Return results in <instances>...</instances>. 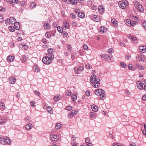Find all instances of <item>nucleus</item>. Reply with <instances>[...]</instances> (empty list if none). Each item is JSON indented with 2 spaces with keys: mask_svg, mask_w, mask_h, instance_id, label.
I'll return each mask as SVG.
<instances>
[{
  "mask_svg": "<svg viewBox=\"0 0 146 146\" xmlns=\"http://www.w3.org/2000/svg\"><path fill=\"white\" fill-rule=\"evenodd\" d=\"M100 80L99 79L96 78V76L95 75H92L91 77L90 82L92 83V86L95 88H98L100 86Z\"/></svg>",
  "mask_w": 146,
  "mask_h": 146,
  "instance_id": "nucleus-1",
  "label": "nucleus"
},
{
  "mask_svg": "<svg viewBox=\"0 0 146 146\" xmlns=\"http://www.w3.org/2000/svg\"><path fill=\"white\" fill-rule=\"evenodd\" d=\"M137 88L141 90L143 88L144 90L146 91V81H143L142 82L140 81H138L137 82Z\"/></svg>",
  "mask_w": 146,
  "mask_h": 146,
  "instance_id": "nucleus-2",
  "label": "nucleus"
},
{
  "mask_svg": "<svg viewBox=\"0 0 146 146\" xmlns=\"http://www.w3.org/2000/svg\"><path fill=\"white\" fill-rule=\"evenodd\" d=\"M128 2L127 1H125L124 2L121 1H119L118 3L120 7L122 9H125L126 7V4H128Z\"/></svg>",
  "mask_w": 146,
  "mask_h": 146,
  "instance_id": "nucleus-3",
  "label": "nucleus"
},
{
  "mask_svg": "<svg viewBox=\"0 0 146 146\" xmlns=\"http://www.w3.org/2000/svg\"><path fill=\"white\" fill-rule=\"evenodd\" d=\"M49 56H45L42 59V61L43 62L47 64H48L51 62L49 58Z\"/></svg>",
  "mask_w": 146,
  "mask_h": 146,
  "instance_id": "nucleus-4",
  "label": "nucleus"
},
{
  "mask_svg": "<svg viewBox=\"0 0 146 146\" xmlns=\"http://www.w3.org/2000/svg\"><path fill=\"white\" fill-rule=\"evenodd\" d=\"M95 94L99 95H101L105 93L104 91L102 89H99L95 91Z\"/></svg>",
  "mask_w": 146,
  "mask_h": 146,
  "instance_id": "nucleus-5",
  "label": "nucleus"
},
{
  "mask_svg": "<svg viewBox=\"0 0 146 146\" xmlns=\"http://www.w3.org/2000/svg\"><path fill=\"white\" fill-rule=\"evenodd\" d=\"M74 72L77 74L79 73V72L82 71L84 68L81 66H80L78 68L76 67H74Z\"/></svg>",
  "mask_w": 146,
  "mask_h": 146,
  "instance_id": "nucleus-6",
  "label": "nucleus"
},
{
  "mask_svg": "<svg viewBox=\"0 0 146 146\" xmlns=\"http://www.w3.org/2000/svg\"><path fill=\"white\" fill-rule=\"evenodd\" d=\"M50 138L52 141H56L59 138V137L57 135L51 134L50 135Z\"/></svg>",
  "mask_w": 146,
  "mask_h": 146,
  "instance_id": "nucleus-7",
  "label": "nucleus"
},
{
  "mask_svg": "<svg viewBox=\"0 0 146 146\" xmlns=\"http://www.w3.org/2000/svg\"><path fill=\"white\" fill-rule=\"evenodd\" d=\"M90 18L93 21H95L96 22L100 21L99 17L96 15H91L90 16Z\"/></svg>",
  "mask_w": 146,
  "mask_h": 146,
  "instance_id": "nucleus-8",
  "label": "nucleus"
},
{
  "mask_svg": "<svg viewBox=\"0 0 146 146\" xmlns=\"http://www.w3.org/2000/svg\"><path fill=\"white\" fill-rule=\"evenodd\" d=\"M139 48L140 51L142 53H144L146 52V46H140Z\"/></svg>",
  "mask_w": 146,
  "mask_h": 146,
  "instance_id": "nucleus-9",
  "label": "nucleus"
},
{
  "mask_svg": "<svg viewBox=\"0 0 146 146\" xmlns=\"http://www.w3.org/2000/svg\"><path fill=\"white\" fill-rule=\"evenodd\" d=\"M92 110L95 112H97L98 111V108L97 106L93 104L91 106Z\"/></svg>",
  "mask_w": 146,
  "mask_h": 146,
  "instance_id": "nucleus-10",
  "label": "nucleus"
},
{
  "mask_svg": "<svg viewBox=\"0 0 146 146\" xmlns=\"http://www.w3.org/2000/svg\"><path fill=\"white\" fill-rule=\"evenodd\" d=\"M137 59L139 61H141L142 62L144 61L145 59L144 56L143 55L139 56L137 57Z\"/></svg>",
  "mask_w": 146,
  "mask_h": 146,
  "instance_id": "nucleus-11",
  "label": "nucleus"
},
{
  "mask_svg": "<svg viewBox=\"0 0 146 146\" xmlns=\"http://www.w3.org/2000/svg\"><path fill=\"white\" fill-rule=\"evenodd\" d=\"M4 139L5 141V143L6 142L8 145H10L11 143L10 139L8 137H5Z\"/></svg>",
  "mask_w": 146,
  "mask_h": 146,
  "instance_id": "nucleus-12",
  "label": "nucleus"
},
{
  "mask_svg": "<svg viewBox=\"0 0 146 146\" xmlns=\"http://www.w3.org/2000/svg\"><path fill=\"white\" fill-rule=\"evenodd\" d=\"M10 83L11 84H13L16 80L15 78L13 77H11L9 79Z\"/></svg>",
  "mask_w": 146,
  "mask_h": 146,
  "instance_id": "nucleus-13",
  "label": "nucleus"
},
{
  "mask_svg": "<svg viewBox=\"0 0 146 146\" xmlns=\"http://www.w3.org/2000/svg\"><path fill=\"white\" fill-rule=\"evenodd\" d=\"M135 7L138 9L139 11V12H143L144 11V9L142 8V5L140 4L139 5H138L137 7Z\"/></svg>",
  "mask_w": 146,
  "mask_h": 146,
  "instance_id": "nucleus-14",
  "label": "nucleus"
},
{
  "mask_svg": "<svg viewBox=\"0 0 146 146\" xmlns=\"http://www.w3.org/2000/svg\"><path fill=\"white\" fill-rule=\"evenodd\" d=\"M16 20L13 17H11L10 19V22L12 24H14L16 23Z\"/></svg>",
  "mask_w": 146,
  "mask_h": 146,
  "instance_id": "nucleus-15",
  "label": "nucleus"
},
{
  "mask_svg": "<svg viewBox=\"0 0 146 146\" xmlns=\"http://www.w3.org/2000/svg\"><path fill=\"white\" fill-rule=\"evenodd\" d=\"M14 59L13 56H9L7 58V61L8 62H11L13 61Z\"/></svg>",
  "mask_w": 146,
  "mask_h": 146,
  "instance_id": "nucleus-16",
  "label": "nucleus"
},
{
  "mask_svg": "<svg viewBox=\"0 0 146 146\" xmlns=\"http://www.w3.org/2000/svg\"><path fill=\"white\" fill-rule=\"evenodd\" d=\"M14 24L15 29L17 30H19L20 29V23L17 22Z\"/></svg>",
  "mask_w": 146,
  "mask_h": 146,
  "instance_id": "nucleus-17",
  "label": "nucleus"
},
{
  "mask_svg": "<svg viewBox=\"0 0 146 146\" xmlns=\"http://www.w3.org/2000/svg\"><path fill=\"white\" fill-rule=\"evenodd\" d=\"M69 25L66 22H64L63 23V27L64 29H67L69 27Z\"/></svg>",
  "mask_w": 146,
  "mask_h": 146,
  "instance_id": "nucleus-18",
  "label": "nucleus"
},
{
  "mask_svg": "<svg viewBox=\"0 0 146 146\" xmlns=\"http://www.w3.org/2000/svg\"><path fill=\"white\" fill-rule=\"evenodd\" d=\"M47 111L50 114H52L53 113V110L52 108L50 107H48L47 108Z\"/></svg>",
  "mask_w": 146,
  "mask_h": 146,
  "instance_id": "nucleus-19",
  "label": "nucleus"
},
{
  "mask_svg": "<svg viewBox=\"0 0 146 146\" xmlns=\"http://www.w3.org/2000/svg\"><path fill=\"white\" fill-rule=\"evenodd\" d=\"M111 22L115 27H116L117 26V21L116 19L113 18L111 19Z\"/></svg>",
  "mask_w": 146,
  "mask_h": 146,
  "instance_id": "nucleus-20",
  "label": "nucleus"
},
{
  "mask_svg": "<svg viewBox=\"0 0 146 146\" xmlns=\"http://www.w3.org/2000/svg\"><path fill=\"white\" fill-rule=\"evenodd\" d=\"M25 127L27 129L29 130L32 128L33 125L31 123H28L26 125Z\"/></svg>",
  "mask_w": 146,
  "mask_h": 146,
  "instance_id": "nucleus-21",
  "label": "nucleus"
},
{
  "mask_svg": "<svg viewBox=\"0 0 146 146\" xmlns=\"http://www.w3.org/2000/svg\"><path fill=\"white\" fill-rule=\"evenodd\" d=\"M61 97H59L58 95L56 96L54 98V101L56 102L59 101Z\"/></svg>",
  "mask_w": 146,
  "mask_h": 146,
  "instance_id": "nucleus-22",
  "label": "nucleus"
},
{
  "mask_svg": "<svg viewBox=\"0 0 146 146\" xmlns=\"http://www.w3.org/2000/svg\"><path fill=\"white\" fill-rule=\"evenodd\" d=\"M5 108V104L3 102L0 103V109L2 110H4Z\"/></svg>",
  "mask_w": 146,
  "mask_h": 146,
  "instance_id": "nucleus-23",
  "label": "nucleus"
},
{
  "mask_svg": "<svg viewBox=\"0 0 146 146\" xmlns=\"http://www.w3.org/2000/svg\"><path fill=\"white\" fill-rule=\"evenodd\" d=\"M0 143L3 145H4L5 143V141L3 138H2V136H0Z\"/></svg>",
  "mask_w": 146,
  "mask_h": 146,
  "instance_id": "nucleus-24",
  "label": "nucleus"
},
{
  "mask_svg": "<svg viewBox=\"0 0 146 146\" xmlns=\"http://www.w3.org/2000/svg\"><path fill=\"white\" fill-rule=\"evenodd\" d=\"M78 17L80 18H82L84 17H85V14L82 13H78Z\"/></svg>",
  "mask_w": 146,
  "mask_h": 146,
  "instance_id": "nucleus-25",
  "label": "nucleus"
},
{
  "mask_svg": "<svg viewBox=\"0 0 146 146\" xmlns=\"http://www.w3.org/2000/svg\"><path fill=\"white\" fill-rule=\"evenodd\" d=\"M33 69L35 72H38L40 71V69L36 66H34L33 67Z\"/></svg>",
  "mask_w": 146,
  "mask_h": 146,
  "instance_id": "nucleus-26",
  "label": "nucleus"
},
{
  "mask_svg": "<svg viewBox=\"0 0 146 146\" xmlns=\"http://www.w3.org/2000/svg\"><path fill=\"white\" fill-rule=\"evenodd\" d=\"M49 25L48 23H45L44 25V29H48L49 28Z\"/></svg>",
  "mask_w": 146,
  "mask_h": 146,
  "instance_id": "nucleus-27",
  "label": "nucleus"
},
{
  "mask_svg": "<svg viewBox=\"0 0 146 146\" xmlns=\"http://www.w3.org/2000/svg\"><path fill=\"white\" fill-rule=\"evenodd\" d=\"M58 31L60 33H62L63 32L62 28V27L58 26L57 28Z\"/></svg>",
  "mask_w": 146,
  "mask_h": 146,
  "instance_id": "nucleus-28",
  "label": "nucleus"
},
{
  "mask_svg": "<svg viewBox=\"0 0 146 146\" xmlns=\"http://www.w3.org/2000/svg\"><path fill=\"white\" fill-rule=\"evenodd\" d=\"M61 124L59 123H57L55 126L56 128L57 129H58L61 127Z\"/></svg>",
  "mask_w": 146,
  "mask_h": 146,
  "instance_id": "nucleus-29",
  "label": "nucleus"
},
{
  "mask_svg": "<svg viewBox=\"0 0 146 146\" xmlns=\"http://www.w3.org/2000/svg\"><path fill=\"white\" fill-rule=\"evenodd\" d=\"M96 115V114L95 112L91 113L90 116L92 118L94 117Z\"/></svg>",
  "mask_w": 146,
  "mask_h": 146,
  "instance_id": "nucleus-30",
  "label": "nucleus"
},
{
  "mask_svg": "<svg viewBox=\"0 0 146 146\" xmlns=\"http://www.w3.org/2000/svg\"><path fill=\"white\" fill-rule=\"evenodd\" d=\"M53 52V50L52 48H49L48 50V52L49 55L50 54H52Z\"/></svg>",
  "mask_w": 146,
  "mask_h": 146,
  "instance_id": "nucleus-31",
  "label": "nucleus"
},
{
  "mask_svg": "<svg viewBox=\"0 0 146 146\" xmlns=\"http://www.w3.org/2000/svg\"><path fill=\"white\" fill-rule=\"evenodd\" d=\"M128 68L130 70H134V68H133L131 64H129L128 66Z\"/></svg>",
  "mask_w": 146,
  "mask_h": 146,
  "instance_id": "nucleus-32",
  "label": "nucleus"
},
{
  "mask_svg": "<svg viewBox=\"0 0 146 146\" xmlns=\"http://www.w3.org/2000/svg\"><path fill=\"white\" fill-rule=\"evenodd\" d=\"M131 20H126V24L129 26H131Z\"/></svg>",
  "mask_w": 146,
  "mask_h": 146,
  "instance_id": "nucleus-33",
  "label": "nucleus"
},
{
  "mask_svg": "<svg viewBox=\"0 0 146 146\" xmlns=\"http://www.w3.org/2000/svg\"><path fill=\"white\" fill-rule=\"evenodd\" d=\"M120 64L121 66L123 68H125L127 66L126 64L123 62H121Z\"/></svg>",
  "mask_w": 146,
  "mask_h": 146,
  "instance_id": "nucleus-34",
  "label": "nucleus"
},
{
  "mask_svg": "<svg viewBox=\"0 0 146 146\" xmlns=\"http://www.w3.org/2000/svg\"><path fill=\"white\" fill-rule=\"evenodd\" d=\"M48 56H49V58L50 60L51 61L52 60H53L54 58V56L53 55L51 54H49L48 55Z\"/></svg>",
  "mask_w": 146,
  "mask_h": 146,
  "instance_id": "nucleus-35",
  "label": "nucleus"
},
{
  "mask_svg": "<svg viewBox=\"0 0 146 146\" xmlns=\"http://www.w3.org/2000/svg\"><path fill=\"white\" fill-rule=\"evenodd\" d=\"M62 33L61 35L64 37H66L67 36L68 33L64 31Z\"/></svg>",
  "mask_w": 146,
  "mask_h": 146,
  "instance_id": "nucleus-36",
  "label": "nucleus"
},
{
  "mask_svg": "<svg viewBox=\"0 0 146 146\" xmlns=\"http://www.w3.org/2000/svg\"><path fill=\"white\" fill-rule=\"evenodd\" d=\"M111 56V55H110L108 56L107 54H105L104 55V57L105 58H106L108 60H109L110 59V58Z\"/></svg>",
  "mask_w": 146,
  "mask_h": 146,
  "instance_id": "nucleus-37",
  "label": "nucleus"
},
{
  "mask_svg": "<svg viewBox=\"0 0 146 146\" xmlns=\"http://www.w3.org/2000/svg\"><path fill=\"white\" fill-rule=\"evenodd\" d=\"M9 30L12 32H14L15 31V28L13 27H9Z\"/></svg>",
  "mask_w": 146,
  "mask_h": 146,
  "instance_id": "nucleus-38",
  "label": "nucleus"
},
{
  "mask_svg": "<svg viewBox=\"0 0 146 146\" xmlns=\"http://www.w3.org/2000/svg\"><path fill=\"white\" fill-rule=\"evenodd\" d=\"M45 35L46 37L48 38H49L51 37V35L50 33L48 32L46 33Z\"/></svg>",
  "mask_w": 146,
  "mask_h": 146,
  "instance_id": "nucleus-39",
  "label": "nucleus"
},
{
  "mask_svg": "<svg viewBox=\"0 0 146 146\" xmlns=\"http://www.w3.org/2000/svg\"><path fill=\"white\" fill-rule=\"evenodd\" d=\"M77 98V96L76 95H74L72 97V98L73 101H74L76 100Z\"/></svg>",
  "mask_w": 146,
  "mask_h": 146,
  "instance_id": "nucleus-40",
  "label": "nucleus"
},
{
  "mask_svg": "<svg viewBox=\"0 0 146 146\" xmlns=\"http://www.w3.org/2000/svg\"><path fill=\"white\" fill-rule=\"evenodd\" d=\"M138 68L139 70H143L144 69V67L143 66L141 65L139 66L138 67Z\"/></svg>",
  "mask_w": 146,
  "mask_h": 146,
  "instance_id": "nucleus-41",
  "label": "nucleus"
},
{
  "mask_svg": "<svg viewBox=\"0 0 146 146\" xmlns=\"http://www.w3.org/2000/svg\"><path fill=\"white\" fill-rule=\"evenodd\" d=\"M132 40L134 43H137V38L136 37H133Z\"/></svg>",
  "mask_w": 146,
  "mask_h": 146,
  "instance_id": "nucleus-42",
  "label": "nucleus"
},
{
  "mask_svg": "<svg viewBox=\"0 0 146 146\" xmlns=\"http://www.w3.org/2000/svg\"><path fill=\"white\" fill-rule=\"evenodd\" d=\"M106 28L105 27H104L102 26L100 27V31L101 32H104V29Z\"/></svg>",
  "mask_w": 146,
  "mask_h": 146,
  "instance_id": "nucleus-43",
  "label": "nucleus"
},
{
  "mask_svg": "<svg viewBox=\"0 0 146 146\" xmlns=\"http://www.w3.org/2000/svg\"><path fill=\"white\" fill-rule=\"evenodd\" d=\"M134 5L136 6V7L139 5L140 4L137 1H134Z\"/></svg>",
  "mask_w": 146,
  "mask_h": 146,
  "instance_id": "nucleus-44",
  "label": "nucleus"
},
{
  "mask_svg": "<svg viewBox=\"0 0 146 146\" xmlns=\"http://www.w3.org/2000/svg\"><path fill=\"white\" fill-rule=\"evenodd\" d=\"M10 19L7 18L5 20V23L7 25L10 24Z\"/></svg>",
  "mask_w": 146,
  "mask_h": 146,
  "instance_id": "nucleus-45",
  "label": "nucleus"
},
{
  "mask_svg": "<svg viewBox=\"0 0 146 146\" xmlns=\"http://www.w3.org/2000/svg\"><path fill=\"white\" fill-rule=\"evenodd\" d=\"M90 141V139L89 137L86 138L85 139V142L86 143H88Z\"/></svg>",
  "mask_w": 146,
  "mask_h": 146,
  "instance_id": "nucleus-46",
  "label": "nucleus"
},
{
  "mask_svg": "<svg viewBox=\"0 0 146 146\" xmlns=\"http://www.w3.org/2000/svg\"><path fill=\"white\" fill-rule=\"evenodd\" d=\"M70 15L71 16V18L72 19H75L76 18V15L73 13H70Z\"/></svg>",
  "mask_w": 146,
  "mask_h": 146,
  "instance_id": "nucleus-47",
  "label": "nucleus"
},
{
  "mask_svg": "<svg viewBox=\"0 0 146 146\" xmlns=\"http://www.w3.org/2000/svg\"><path fill=\"white\" fill-rule=\"evenodd\" d=\"M31 6L32 8H35L36 6V4L35 3H31Z\"/></svg>",
  "mask_w": 146,
  "mask_h": 146,
  "instance_id": "nucleus-48",
  "label": "nucleus"
},
{
  "mask_svg": "<svg viewBox=\"0 0 146 146\" xmlns=\"http://www.w3.org/2000/svg\"><path fill=\"white\" fill-rule=\"evenodd\" d=\"M33 92L35 94L39 96L40 95L39 92L37 91H34Z\"/></svg>",
  "mask_w": 146,
  "mask_h": 146,
  "instance_id": "nucleus-49",
  "label": "nucleus"
},
{
  "mask_svg": "<svg viewBox=\"0 0 146 146\" xmlns=\"http://www.w3.org/2000/svg\"><path fill=\"white\" fill-rule=\"evenodd\" d=\"M85 68L86 69H90L91 68V67L88 65L86 64L85 65Z\"/></svg>",
  "mask_w": 146,
  "mask_h": 146,
  "instance_id": "nucleus-50",
  "label": "nucleus"
},
{
  "mask_svg": "<svg viewBox=\"0 0 146 146\" xmlns=\"http://www.w3.org/2000/svg\"><path fill=\"white\" fill-rule=\"evenodd\" d=\"M4 21V19L1 15L0 14V22H2Z\"/></svg>",
  "mask_w": 146,
  "mask_h": 146,
  "instance_id": "nucleus-51",
  "label": "nucleus"
},
{
  "mask_svg": "<svg viewBox=\"0 0 146 146\" xmlns=\"http://www.w3.org/2000/svg\"><path fill=\"white\" fill-rule=\"evenodd\" d=\"M66 110H72V108L71 106H67L66 108Z\"/></svg>",
  "mask_w": 146,
  "mask_h": 146,
  "instance_id": "nucleus-52",
  "label": "nucleus"
},
{
  "mask_svg": "<svg viewBox=\"0 0 146 146\" xmlns=\"http://www.w3.org/2000/svg\"><path fill=\"white\" fill-rule=\"evenodd\" d=\"M42 42L44 43H46L47 42V40H46L45 38H43L42 40Z\"/></svg>",
  "mask_w": 146,
  "mask_h": 146,
  "instance_id": "nucleus-53",
  "label": "nucleus"
},
{
  "mask_svg": "<svg viewBox=\"0 0 146 146\" xmlns=\"http://www.w3.org/2000/svg\"><path fill=\"white\" fill-rule=\"evenodd\" d=\"M106 95H102V96H100V99L101 100H104V98L105 97Z\"/></svg>",
  "mask_w": 146,
  "mask_h": 146,
  "instance_id": "nucleus-54",
  "label": "nucleus"
},
{
  "mask_svg": "<svg viewBox=\"0 0 146 146\" xmlns=\"http://www.w3.org/2000/svg\"><path fill=\"white\" fill-rule=\"evenodd\" d=\"M83 48L85 50H87L88 48V47L87 45L84 44L83 46Z\"/></svg>",
  "mask_w": 146,
  "mask_h": 146,
  "instance_id": "nucleus-55",
  "label": "nucleus"
},
{
  "mask_svg": "<svg viewBox=\"0 0 146 146\" xmlns=\"http://www.w3.org/2000/svg\"><path fill=\"white\" fill-rule=\"evenodd\" d=\"M71 114H72V115H74L76 114V112L75 110H72L71 111Z\"/></svg>",
  "mask_w": 146,
  "mask_h": 146,
  "instance_id": "nucleus-56",
  "label": "nucleus"
},
{
  "mask_svg": "<svg viewBox=\"0 0 146 146\" xmlns=\"http://www.w3.org/2000/svg\"><path fill=\"white\" fill-rule=\"evenodd\" d=\"M5 121H3V119H0V124L2 125L4 123Z\"/></svg>",
  "mask_w": 146,
  "mask_h": 146,
  "instance_id": "nucleus-57",
  "label": "nucleus"
},
{
  "mask_svg": "<svg viewBox=\"0 0 146 146\" xmlns=\"http://www.w3.org/2000/svg\"><path fill=\"white\" fill-rule=\"evenodd\" d=\"M67 95L68 96H70L71 94V93L70 91H68L66 92Z\"/></svg>",
  "mask_w": 146,
  "mask_h": 146,
  "instance_id": "nucleus-58",
  "label": "nucleus"
},
{
  "mask_svg": "<svg viewBox=\"0 0 146 146\" xmlns=\"http://www.w3.org/2000/svg\"><path fill=\"white\" fill-rule=\"evenodd\" d=\"M143 24L144 28L146 29V22H143Z\"/></svg>",
  "mask_w": 146,
  "mask_h": 146,
  "instance_id": "nucleus-59",
  "label": "nucleus"
},
{
  "mask_svg": "<svg viewBox=\"0 0 146 146\" xmlns=\"http://www.w3.org/2000/svg\"><path fill=\"white\" fill-rule=\"evenodd\" d=\"M101 9H104V8L102 6V5H100L99 7V8H98V10H99V11H100V10H101Z\"/></svg>",
  "mask_w": 146,
  "mask_h": 146,
  "instance_id": "nucleus-60",
  "label": "nucleus"
},
{
  "mask_svg": "<svg viewBox=\"0 0 146 146\" xmlns=\"http://www.w3.org/2000/svg\"><path fill=\"white\" fill-rule=\"evenodd\" d=\"M73 117V115H72L71 113L69 114H68V117L69 118H71Z\"/></svg>",
  "mask_w": 146,
  "mask_h": 146,
  "instance_id": "nucleus-61",
  "label": "nucleus"
},
{
  "mask_svg": "<svg viewBox=\"0 0 146 146\" xmlns=\"http://www.w3.org/2000/svg\"><path fill=\"white\" fill-rule=\"evenodd\" d=\"M27 58L26 56H24L22 58V60L24 61H25L27 59Z\"/></svg>",
  "mask_w": 146,
  "mask_h": 146,
  "instance_id": "nucleus-62",
  "label": "nucleus"
},
{
  "mask_svg": "<svg viewBox=\"0 0 146 146\" xmlns=\"http://www.w3.org/2000/svg\"><path fill=\"white\" fill-rule=\"evenodd\" d=\"M86 94L87 96H89L90 95V93L89 91H87L86 92Z\"/></svg>",
  "mask_w": 146,
  "mask_h": 146,
  "instance_id": "nucleus-63",
  "label": "nucleus"
},
{
  "mask_svg": "<svg viewBox=\"0 0 146 146\" xmlns=\"http://www.w3.org/2000/svg\"><path fill=\"white\" fill-rule=\"evenodd\" d=\"M142 99L144 100H146V95H144L142 97Z\"/></svg>",
  "mask_w": 146,
  "mask_h": 146,
  "instance_id": "nucleus-64",
  "label": "nucleus"
}]
</instances>
